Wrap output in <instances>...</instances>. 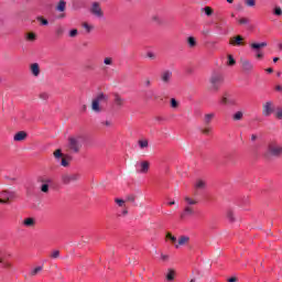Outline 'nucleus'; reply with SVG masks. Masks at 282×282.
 Masks as SVG:
<instances>
[{
	"label": "nucleus",
	"mask_w": 282,
	"mask_h": 282,
	"mask_svg": "<svg viewBox=\"0 0 282 282\" xmlns=\"http://www.w3.org/2000/svg\"><path fill=\"white\" fill-rule=\"evenodd\" d=\"M250 47H251V50H257V52H259V50H261V47H268V43L267 42L251 43Z\"/></svg>",
	"instance_id": "obj_21"
},
{
	"label": "nucleus",
	"mask_w": 282,
	"mask_h": 282,
	"mask_svg": "<svg viewBox=\"0 0 282 282\" xmlns=\"http://www.w3.org/2000/svg\"><path fill=\"white\" fill-rule=\"evenodd\" d=\"M228 282H237V278L236 276L230 278V279H228Z\"/></svg>",
	"instance_id": "obj_63"
},
{
	"label": "nucleus",
	"mask_w": 282,
	"mask_h": 282,
	"mask_svg": "<svg viewBox=\"0 0 282 282\" xmlns=\"http://www.w3.org/2000/svg\"><path fill=\"white\" fill-rule=\"evenodd\" d=\"M126 102H127V100H124V98H122V96H120V94H118V93L113 94L115 107H117L118 109H122V107H124Z\"/></svg>",
	"instance_id": "obj_10"
},
{
	"label": "nucleus",
	"mask_w": 282,
	"mask_h": 282,
	"mask_svg": "<svg viewBox=\"0 0 282 282\" xmlns=\"http://www.w3.org/2000/svg\"><path fill=\"white\" fill-rule=\"evenodd\" d=\"M274 14H275V17H282V9H281V7H276L274 9Z\"/></svg>",
	"instance_id": "obj_47"
},
{
	"label": "nucleus",
	"mask_w": 282,
	"mask_h": 282,
	"mask_svg": "<svg viewBox=\"0 0 282 282\" xmlns=\"http://www.w3.org/2000/svg\"><path fill=\"white\" fill-rule=\"evenodd\" d=\"M37 182H39V184H47V185H50V184H52V178L46 177V176H40L37 178Z\"/></svg>",
	"instance_id": "obj_25"
},
{
	"label": "nucleus",
	"mask_w": 282,
	"mask_h": 282,
	"mask_svg": "<svg viewBox=\"0 0 282 282\" xmlns=\"http://www.w3.org/2000/svg\"><path fill=\"white\" fill-rule=\"evenodd\" d=\"M39 97L41 98V100H47L50 98V94L47 93H41L39 95Z\"/></svg>",
	"instance_id": "obj_45"
},
{
	"label": "nucleus",
	"mask_w": 282,
	"mask_h": 282,
	"mask_svg": "<svg viewBox=\"0 0 282 282\" xmlns=\"http://www.w3.org/2000/svg\"><path fill=\"white\" fill-rule=\"evenodd\" d=\"M145 100H153L155 98V93L153 90H148L144 93Z\"/></svg>",
	"instance_id": "obj_28"
},
{
	"label": "nucleus",
	"mask_w": 282,
	"mask_h": 282,
	"mask_svg": "<svg viewBox=\"0 0 282 282\" xmlns=\"http://www.w3.org/2000/svg\"><path fill=\"white\" fill-rule=\"evenodd\" d=\"M161 259H162L163 261H166V260L169 259V256L162 253V254H161Z\"/></svg>",
	"instance_id": "obj_60"
},
{
	"label": "nucleus",
	"mask_w": 282,
	"mask_h": 282,
	"mask_svg": "<svg viewBox=\"0 0 282 282\" xmlns=\"http://www.w3.org/2000/svg\"><path fill=\"white\" fill-rule=\"evenodd\" d=\"M187 44L189 47H196L197 46V40H195L194 36L187 37Z\"/></svg>",
	"instance_id": "obj_29"
},
{
	"label": "nucleus",
	"mask_w": 282,
	"mask_h": 282,
	"mask_svg": "<svg viewBox=\"0 0 282 282\" xmlns=\"http://www.w3.org/2000/svg\"><path fill=\"white\" fill-rule=\"evenodd\" d=\"M67 147L70 153H80V149H83V138L69 137Z\"/></svg>",
	"instance_id": "obj_4"
},
{
	"label": "nucleus",
	"mask_w": 282,
	"mask_h": 282,
	"mask_svg": "<svg viewBox=\"0 0 282 282\" xmlns=\"http://www.w3.org/2000/svg\"><path fill=\"white\" fill-rule=\"evenodd\" d=\"M185 202L188 206H195V204H197V200L196 199H193L188 196L185 197Z\"/></svg>",
	"instance_id": "obj_34"
},
{
	"label": "nucleus",
	"mask_w": 282,
	"mask_h": 282,
	"mask_svg": "<svg viewBox=\"0 0 282 282\" xmlns=\"http://www.w3.org/2000/svg\"><path fill=\"white\" fill-rule=\"evenodd\" d=\"M109 96L105 95L104 93L99 94L97 97L93 99L91 102V110L95 113H100L102 111V102H108Z\"/></svg>",
	"instance_id": "obj_3"
},
{
	"label": "nucleus",
	"mask_w": 282,
	"mask_h": 282,
	"mask_svg": "<svg viewBox=\"0 0 282 282\" xmlns=\"http://www.w3.org/2000/svg\"><path fill=\"white\" fill-rule=\"evenodd\" d=\"M104 63H105L106 65H113V58H111V57H106V58L104 59Z\"/></svg>",
	"instance_id": "obj_48"
},
{
	"label": "nucleus",
	"mask_w": 282,
	"mask_h": 282,
	"mask_svg": "<svg viewBox=\"0 0 282 282\" xmlns=\"http://www.w3.org/2000/svg\"><path fill=\"white\" fill-rule=\"evenodd\" d=\"M274 116L278 120H282V107L276 108Z\"/></svg>",
	"instance_id": "obj_36"
},
{
	"label": "nucleus",
	"mask_w": 282,
	"mask_h": 282,
	"mask_svg": "<svg viewBox=\"0 0 282 282\" xmlns=\"http://www.w3.org/2000/svg\"><path fill=\"white\" fill-rule=\"evenodd\" d=\"M202 10H204L206 17H213V12H214L213 8H210V7H205V8H203Z\"/></svg>",
	"instance_id": "obj_33"
},
{
	"label": "nucleus",
	"mask_w": 282,
	"mask_h": 282,
	"mask_svg": "<svg viewBox=\"0 0 282 282\" xmlns=\"http://www.w3.org/2000/svg\"><path fill=\"white\" fill-rule=\"evenodd\" d=\"M245 3L248 8H254V6H257V0H245Z\"/></svg>",
	"instance_id": "obj_35"
},
{
	"label": "nucleus",
	"mask_w": 282,
	"mask_h": 282,
	"mask_svg": "<svg viewBox=\"0 0 282 282\" xmlns=\"http://www.w3.org/2000/svg\"><path fill=\"white\" fill-rule=\"evenodd\" d=\"M230 45H243V36L236 35L229 40Z\"/></svg>",
	"instance_id": "obj_17"
},
{
	"label": "nucleus",
	"mask_w": 282,
	"mask_h": 282,
	"mask_svg": "<svg viewBox=\"0 0 282 282\" xmlns=\"http://www.w3.org/2000/svg\"><path fill=\"white\" fill-rule=\"evenodd\" d=\"M140 169L138 170V173H142V174H147L149 173V169L151 166V163H149V161H142L139 164Z\"/></svg>",
	"instance_id": "obj_16"
},
{
	"label": "nucleus",
	"mask_w": 282,
	"mask_h": 282,
	"mask_svg": "<svg viewBox=\"0 0 282 282\" xmlns=\"http://www.w3.org/2000/svg\"><path fill=\"white\" fill-rule=\"evenodd\" d=\"M43 272V267H36L30 272V276H37V274H41Z\"/></svg>",
	"instance_id": "obj_26"
},
{
	"label": "nucleus",
	"mask_w": 282,
	"mask_h": 282,
	"mask_svg": "<svg viewBox=\"0 0 282 282\" xmlns=\"http://www.w3.org/2000/svg\"><path fill=\"white\" fill-rule=\"evenodd\" d=\"M213 118H215V113L210 112V113H206L204 117V122L206 126L210 124V122H213Z\"/></svg>",
	"instance_id": "obj_23"
},
{
	"label": "nucleus",
	"mask_w": 282,
	"mask_h": 282,
	"mask_svg": "<svg viewBox=\"0 0 282 282\" xmlns=\"http://www.w3.org/2000/svg\"><path fill=\"white\" fill-rule=\"evenodd\" d=\"M249 22H250V21L248 20V18H241V19L239 20L240 25H248Z\"/></svg>",
	"instance_id": "obj_51"
},
{
	"label": "nucleus",
	"mask_w": 282,
	"mask_h": 282,
	"mask_svg": "<svg viewBox=\"0 0 282 282\" xmlns=\"http://www.w3.org/2000/svg\"><path fill=\"white\" fill-rule=\"evenodd\" d=\"M101 124H104L105 127H111V121L107 120L104 121Z\"/></svg>",
	"instance_id": "obj_58"
},
{
	"label": "nucleus",
	"mask_w": 282,
	"mask_h": 282,
	"mask_svg": "<svg viewBox=\"0 0 282 282\" xmlns=\"http://www.w3.org/2000/svg\"><path fill=\"white\" fill-rule=\"evenodd\" d=\"M0 263H2L3 268H12V264L6 261L4 258H0Z\"/></svg>",
	"instance_id": "obj_40"
},
{
	"label": "nucleus",
	"mask_w": 282,
	"mask_h": 282,
	"mask_svg": "<svg viewBox=\"0 0 282 282\" xmlns=\"http://www.w3.org/2000/svg\"><path fill=\"white\" fill-rule=\"evenodd\" d=\"M40 188L42 193H50V185L47 184H42Z\"/></svg>",
	"instance_id": "obj_42"
},
{
	"label": "nucleus",
	"mask_w": 282,
	"mask_h": 282,
	"mask_svg": "<svg viewBox=\"0 0 282 282\" xmlns=\"http://www.w3.org/2000/svg\"><path fill=\"white\" fill-rule=\"evenodd\" d=\"M28 41H36V34L34 33H28L26 34Z\"/></svg>",
	"instance_id": "obj_44"
},
{
	"label": "nucleus",
	"mask_w": 282,
	"mask_h": 282,
	"mask_svg": "<svg viewBox=\"0 0 282 282\" xmlns=\"http://www.w3.org/2000/svg\"><path fill=\"white\" fill-rule=\"evenodd\" d=\"M30 73L34 76V78H39L41 76V65L39 63H33L29 66Z\"/></svg>",
	"instance_id": "obj_12"
},
{
	"label": "nucleus",
	"mask_w": 282,
	"mask_h": 282,
	"mask_svg": "<svg viewBox=\"0 0 282 282\" xmlns=\"http://www.w3.org/2000/svg\"><path fill=\"white\" fill-rule=\"evenodd\" d=\"M116 204H118V206H124V200L120 199V198H116Z\"/></svg>",
	"instance_id": "obj_54"
},
{
	"label": "nucleus",
	"mask_w": 282,
	"mask_h": 282,
	"mask_svg": "<svg viewBox=\"0 0 282 282\" xmlns=\"http://www.w3.org/2000/svg\"><path fill=\"white\" fill-rule=\"evenodd\" d=\"M55 160H62L61 161V166L67 167L69 166V161L67 159L63 158V151L61 149H57L53 153Z\"/></svg>",
	"instance_id": "obj_9"
},
{
	"label": "nucleus",
	"mask_w": 282,
	"mask_h": 282,
	"mask_svg": "<svg viewBox=\"0 0 282 282\" xmlns=\"http://www.w3.org/2000/svg\"><path fill=\"white\" fill-rule=\"evenodd\" d=\"M224 85V75L220 73H213L209 77V85L207 86V89L212 91V94H217L219 89H221V86Z\"/></svg>",
	"instance_id": "obj_2"
},
{
	"label": "nucleus",
	"mask_w": 282,
	"mask_h": 282,
	"mask_svg": "<svg viewBox=\"0 0 282 282\" xmlns=\"http://www.w3.org/2000/svg\"><path fill=\"white\" fill-rule=\"evenodd\" d=\"M174 279H175V270L169 269L167 274H166V280L167 281H174Z\"/></svg>",
	"instance_id": "obj_27"
},
{
	"label": "nucleus",
	"mask_w": 282,
	"mask_h": 282,
	"mask_svg": "<svg viewBox=\"0 0 282 282\" xmlns=\"http://www.w3.org/2000/svg\"><path fill=\"white\" fill-rule=\"evenodd\" d=\"M64 32H65V29H63L62 26L56 29L57 36H63Z\"/></svg>",
	"instance_id": "obj_49"
},
{
	"label": "nucleus",
	"mask_w": 282,
	"mask_h": 282,
	"mask_svg": "<svg viewBox=\"0 0 282 282\" xmlns=\"http://www.w3.org/2000/svg\"><path fill=\"white\" fill-rule=\"evenodd\" d=\"M194 188L196 189V191H204V188H206V181H204V180H197L196 182H195V184H194Z\"/></svg>",
	"instance_id": "obj_19"
},
{
	"label": "nucleus",
	"mask_w": 282,
	"mask_h": 282,
	"mask_svg": "<svg viewBox=\"0 0 282 282\" xmlns=\"http://www.w3.org/2000/svg\"><path fill=\"white\" fill-rule=\"evenodd\" d=\"M37 21H40V23L42 24V25H48V21H47V19H45V18H43V17H37Z\"/></svg>",
	"instance_id": "obj_43"
},
{
	"label": "nucleus",
	"mask_w": 282,
	"mask_h": 282,
	"mask_svg": "<svg viewBox=\"0 0 282 282\" xmlns=\"http://www.w3.org/2000/svg\"><path fill=\"white\" fill-rule=\"evenodd\" d=\"M240 64H241L242 70L246 72L247 74H250V72H252V69H254V65L251 64V62L248 59H241Z\"/></svg>",
	"instance_id": "obj_13"
},
{
	"label": "nucleus",
	"mask_w": 282,
	"mask_h": 282,
	"mask_svg": "<svg viewBox=\"0 0 282 282\" xmlns=\"http://www.w3.org/2000/svg\"><path fill=\"white\" fill-rule=\"evenodd\" d=\"M7 193V202H12V199H17V193L14 192H4Z\"/></svg>",
	"instance_id": "obj_32"
},
{
	"label": "nucleus",
	"mask_w": 282,
	"mask_h": 282,
	"mask_svg": "<svg viewBox=\"0 0 282 282\" xmlns=\"http://www.w3.org/2000/svg\"><path fill=\"white\" fill-rule=\"evenodd\" d=\"M227 218L229 219V221H236L235 219V213L232 210H228L227 212Z\"/></svg>",
	"instance_id": "obj_38"
},
{
	"label": "nucleus",
	"mask_w": 282,
	"mask_h": 282,
	"mask_svg": "<svg viewBox=\"0 0 282 282\" xmlns=\"http://www.w3.org/2000/svg\"><path fill=\"white\" fill-rule=\"evenodd\" d=\"M237 62L235 61V57H232V55L228 56V65L232 67V65H235Z\"/></svg>",
	"instance_id": "obj_46"
},
{
	"label": "nucleus",
	"mask_w": 282,
	"mask_h": 282,
	"mask_svg": "<svg viewBox=\"0 0 282 282\" xmlns=\"http://www.w3.org/2000/svg\"><path fill=\"white\" fill-rule=\"evenodd\" d=\"M22 226L24 228H34L36 226V218L34 217H26L22 221Z\"/></svg>",
	"instance_id": "obj_14"
},
{
	"label": "nucleus",
	"mask_w": 282,
	"mask_h": 282,
	"mask_svg": "<svg viewBox=\"0 0 282 282\" xmlns=\"http://www.w3.org/2000/svg\"><path fill=\"white\" fill-rule=\"evenodd\" d=\"M275 91H280V94H282V86L281 85H276L275 86Z\"/></svg>",
	"instance_id": "obj_59"
},
{
	"label": "nucleus",
	"mask_w": 282,
	"mask_h": 282,
	"mask_svg": "<svg viewBox=\"0 0 282 282\" xmlns=\"http://www.w3.org/2000/svg\"><path fill=\"white\" fill-rule=\"evenodd\" d=\"M90 13L97 19H102L105 17V12H102V8L100 7V2H93L90 7Z\"/></svg>",
	"instance_id": "obj_6"
},
{
	"label": "nucleus",
	"mask_w": 282,
	"mask_h": 282,
	"mask_svg": "<svg viewBox=\"0 0 282 282\" xmlns=\"http://www.w3.org/2000/svg\"><path fill=\"white\" fill-rule=\"evenodd\" d=\"M66 8H67V2L65 0H59L56 6L57 12H65Z\"/></svg>",
	"instance_id": "obj_22"
},
{
	"label": "nucleus",
	"mask_w": 282,
	"mask_h": 282,
	"mask_svg": "<svg viewBox=\"0 0 282 282\" xmlns=\"http://www.w3.org/2000/svg\"><path fill=\"white\" fill-rule=\"evenodd\" d=\"M126 202H130L131 204L135 203V195L130 194L126 197Z\"/></svg>",
	"instance_id": "obj_41"
},
{
	"label": "nucleus",
	"mask_w": 282,
	"mask_h": 282,
	"mask_svg": "<svg viewBox=\"0 0 282 282\" xmlns=\"http://www.w3.org/2000/svg\"><path fill=\"white\" fill-rule=\"evenodd\" d=\"M14 142H23L24 140H28V132L25 131H19L13 137Z\"/></svg>",
	"instance_id": "obj_15"
},
{
	"label": "nucleus",
	"mask_w": 282,
	"mask_h": 282,
	"mask_svg": "<svg viewBox=\"0 0 282 282\" xmlns=\"http://www.w3.org/2000/svg\"><path fill=\"white\" fill-rule=\"evenodd\" d=\"M263 57V53L258 52V54L256 55V58H262Z\"/></svg>",
	"instance_id": "obj_61"
},
{
	"label": "nucleus",
	"mask_w": 282,
	"mask_h": 282,
	"mask_svg": "<svg viewBox=\"0 0 282 282\" xmlns=\"http://www.w3.org/2000/svg\"><path fill=\"white\" fill-rule=\"evenodd\" d=\"M170 105L172 109H177L180 107V101L175 98H171Z\"/></svg>",
	"instance_id": "obj_31"
},
{
	"label": "nucleus",
	"mask_w": 282,
	"mask_h": 282,
	"mask_svg": "<svg viewBox=\"0 0 282 282\" xmlns=\"http://www.w3.org/2000/svg\"><path fill=\"white\" fill-rule=\"evenodd\" d=\"M220 105H229L230 107H235L237 105V100H235L228 93H225L220 98Z\"/></svg>",
	"instance_id": "obj_8"
},
{
	"label": "nucleus",
	"mask_w": 282,
	"mask_h": 282,
	"mask_svg": "<svg viewBox=\"0 0 282 282\" xmlns=\"http://www.w3.org/2000/svg\"><path fill=\"white\" fill-rule=\"evenodd\" d=\"M69 36H70V39H74L75 36H78V30L73 29V30L69 32Z\"/></svg>",
	"instance_id": "obj_50"
},
{
	"label": "nucleus",
	"mask_w": 282,
	"mask_h": 282,
	"mask_svg": "<svg viewBox=\"0 0 282 282\" xmlns=\"http://www.w3.org/2000/svg\"><path fill=\"white\" fill-rule=\"evenodd\" d=\"M144 85H145V87H151V79L147 78L144 80Z\"/></svg>",
	"instance_id": "obj_56"
},
{
	"label": "nucleus",
	"mask_w": 282,
	"mask_h": 282,
	"mask_svg": "<svg viewBox=\"0 0 282 282\" xmlns=\"http://www.w3.org/2000/svg\"><path fill=\"white\" fill-rule=\"evenodd\" d=\"M152 21H154L155 23H160V15H152Z\"/></svg>",
	"instance_id": "obj_55"
},
{
	"label": "nucleus",
	"mask_w": 282,
	"mask_h": 282,
	"mask_svg": "<svg viewBox=\"0 0 282 282\" xmlns=\"http://www.w3.org/2000/svg\"><path fill=\"white\" fill-rule=\"evenodd\" d=\"M80 178V175L77 173H69L65 172L61 175L62 184H65L66 186L69 184H74L77 180Z\"/></svg>",
	"instance_id": "obj_5"
},
{
	"label": "nucleus",
	"mask_w": 282,
	"mask_h": 282,
	"mask_svg": "<svg viewBox=\"0 0 282 282\" xmlns=\"http://www.w3.org/2000/svg\"><path fill=\"white\" fill-rule=\"evenodd\" d=\"M192 215H195V209L191 206H186L183 214H181V219H184V217H191Z\"/></svg>",
	"instance_id": "obj_18"
},
{
	"label": "nucleus",
	"mask_w": 282,
	"mask_h": 282,
	"mask_svg": "<svg viewBox=\"0 0 282 282\" xmlns=\"http://www.w3.org/2000/svg\"><path fill=\"white\" fill-rule=\"evenodd\" d=\"M263 156L265 160H272V158H281L282 156V145L279 144V141L271 140L268 142L267 148L263 152Z\"/></svg>",
	"instance_id": "obj_1"
},
{
	"label": "nucleus",
	"mask_w": 282,
	"mask_h": 282,
	"mask_svg": "<svg viewBox=\"0 0 282 282\" xmlns=\"http://www.w3.org/2000/svg\"><path fill=\"white\" fill-rule=\"evenodd\" d=\"M83 28H84L85 30H87V32H91V30H94V28H93L91 25L87 24V23H84V24H83Z\"/></svg>",
	"instance_id": "obj_53"
},
{
	"label": "nucleus",
	"mask_w": 282,
	"mask_h": 282,
	"mask_svg": "<svg viewBox=\"0 0 282 282\" xmlns=\"http://www.w3.org/2000/svg\"><path fill=\"white\" fill-rule=\"evenodd\" d=\"M232 120H234V122H239L240 120H243V112L237 111L236 113H234Z\"/></svg>",
	"instance_id": "obj_24"
},
{
	"label": "nucleus",
	"mask_w": 282,
	"mask_h": 282,
	"mask_svg": "<svg viewBox=\"0 0 282 282\" xmlns=\"http://www.w3.org/2000/svg\"><path fill=\"white\" fill-rule=\"evenodd\" d=\"M210 131H212V129L209 127L202 129V133H204V135H208V133H210Z\"/></svg>",
	"instance_id": "obj_52"
},
{
	"label": "nucleus",
	"mask_w": 282,
	"mask_h": 282,
	"mask_svg": "<svg viewBox=\"0 0 282 282\" xmlns=\"http://www.w3.org/2000/svg\"><path fill=\"white\" fill-rule=\"evenodd\" d=\"M51 259H58L61 257V251L59 250H54L50 254Z\"/></svg>",
	"instance_id": "obj_37"
},
{
	"label": "nucleus",
	"mask_w": 282,
	"mask_h": 282,
	"mask_svg": "<svg viewBox=\"0 0 282 282\" xmlns=\"http://www.w3.org/2000/svg\"><path fill=\"white\" fill-rule=\"evenodd\" d=\"M272 113H274V104H272V101H265L262 105V116H264V118H269Z\"/></svg>",
	"instance_id": "obj_7"
},
{
	"label": "nucleus",
	"mask_w": 282,
	"mask_h": 282,
	"mask_svg": "<svg viewBox=\"0 0 282 282\" xmlns=\"http://www.w3.org/2000/svg\"><path fill=\"white\" fill-rule=\"evenodd\" d=\"M148 58H151L152 61L155 59V54L149 52L148 53Z\"/></svg>",
	"instance_id": "obj_57"
},
{
	"label": "nucleus",
	"mask_w": 282,
	"mask_h": 282,
	"mask_svg": "<svg viewBox=\"0 0 282 282\" xmlns=\"http://www.w3.org/2000/svg\"><path fill=\"white\" fill-rule=\"evenodd\" d=\"M166 239H170L172 243H177V238L175 236H172L171 232L166 234Z\"/></svg>",
	"instance_id": "obj_39"
},
{
	"label": "nucleus",
	"mask_w": 282,
	"mask_h": 282,
	"mask_svg": "<svg viewBox=\"0 0 282 282\" xmlns=\"http://www.w3.org/2000/svg\"><path fill=\"white\" fill-rule=\"evenodd\" d=\"M172 78H173V72H171L170 69L163 70L161 73V80L163 85H169Z\"/></svg>",
	"instance_id": "obj_11"
},
{
	"label": "nucleus",
	"mask_w": 282,
	"mask_h": 282,
	"mask_svg": "<svg viewBox=\"0 0 282 282\" xmlns=\"http://www.w3.org/2000/svg\"><path fill=\"white\" fill-rule=\"evenodd\" d=\"M138 144H139L140 149H149V140H147V139L139 140Z\"/></svg>",
	"instance_id": "obj_30"
},
{
	"label": "nucleus",
	"mask_w": 282,
	"mask_h": 282,
	"mask_svg": "<svg viewBox=\"0 0 282 282\" xmlns=\"http://www.w3.org/2000/svg\"><path fill=\"white\" fill-rule=\"evenodd\" d=\"M188 241H191V238L188 236H181L178 238V243L175 245V248H180V246H186V243H188Z\"/></svg>",
	"instance_id": "obj_20"
},
{
	"label": "nucleus",
	"mask_w": 282,
	"mask_h": 282,
	"mask_svg": "<svg viewBox=\"0 0 282 282\" xmlns=\"http://www.w3.org/2000/svg\"><path fill=\"white\" fill-rule=\"evenodd\" d=\"M8 198L7 199H3V198H0V204H8Z\"/></svg>",
	"instance_id": "obj_62"
},
{
	"label": "nucleus",
	"mask_w": 282,
	"mask_h": 282,
	"mask_svg": "<svg viewBox=\"0 0 282 282\" xmlns=\"http://www.w3.org/2000/svg\"><path fill=\"white\" fill-rule=\"evenodd\" d=\"M279 50H282V42L278 44Z\"/></svg>",
	"instance_id": "obj_64"
}]
</instances>
